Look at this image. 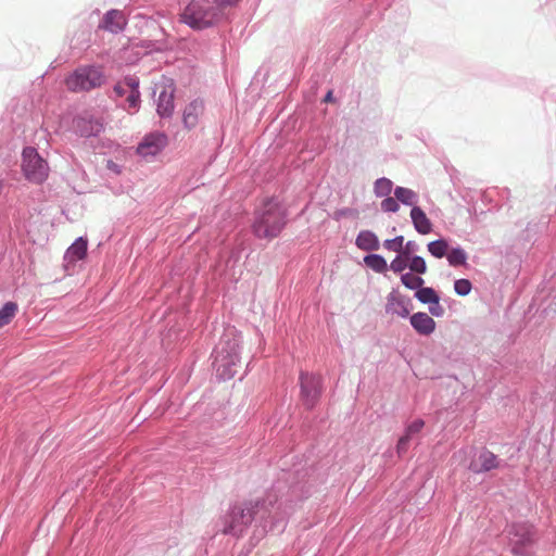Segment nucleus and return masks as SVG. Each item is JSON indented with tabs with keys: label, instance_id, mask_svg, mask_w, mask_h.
<instances>
[{
	"label": "nucleus",
	"instance_id": "obj_1",
	"mask_svg": "<svg viewBox=\"0 0 556 556\" xmlns=\"http://www.w3.org/2000/svg\"><path fill=\"white\" fill-rule=\"evenodd\" d=\"M253 521L261 528L262 533H282L285 531L286 515L281 503L273 491L262 497L230 504L222 517V532L225 535L239 539L247 533Z\"/></svg>",
	"mask_w": 556,
	"mask_h": 556
},
{
	"label": "nucleus",
	"instance_id": "obj_2",
	"mask_svg": "<svg viewBox=\"0 0 556 556\" xmlns=\"http://www.w3.org/2000/svg\"><path fill=\"white\" fill-rule=\"evenodd\" d=\"M288 220V207L277 195H269L264 198L261 206L254 211L251 230L255 238L270 241L281 235Z\"/></svg>",
	"mask_w": 556,
	"mask_h": 556
},
{
	"label": "nucleus",
	"instance_id": "obj_3",
	"mask_svg": "<svg viewBox=\"0 0 556 556\" xmlns=\"http://www.w3.org/2000/svg\"><path fill=\"white\" fill-rule=\"evenodd\" d=\"M242 334L235 327L225 329L219 343L214 348L211 357L212 367L217 381L232 379L241 364Z\"/></svg>",
	"mask_w": 556,
	"mask_h": 556
},
{
	"label": "nucleus",
	"instance_id": "obj_4",
	"mask_svg": "<svg viewBox=\"0 0 556 556\" xmlns=\"http://www.w3.org/2000/svg\"><path fill=\"white\" fill-rule=\"evenodd\" d=\"M220 8L211 0H191L180 12L179 21L195 31L216 26L223 20Z\"/></svg>",
	"mask_w": 556,
	"mask_h": 556
},
{
	"label": "nucleus",
	"instance_id": "obj_5",
	"mask_svg": "<svg viewBox=\"0 0 556 556\" xmlns=\"http://www.w3.org/2000/svg\"><path fill=\"white\" fill-rule=\"evenodd\" d=\"M505 535L509 552L514 556H538L535 546L539 542L536 527L528 520L507 523Z\"/></svg>",
	"mask_w": 556,
	"mask_h": 556
},
{
	"label": "nucleus",
	"instance_id": "obj_6",
	"mask_svg": "<svg viewBox=\"0 0 556 556\" xmlns=\"http://www.w3.org/2000/svg\"><path fill=\"white\" fill-rule=\"evenodd\" d=\"M300 401L303 407L312 412L320 403L325 391V381L321 375L306 370L299 372Z\"/></svg>",
	"mask_w": 556,
	"mask_h": 556
},
{
	"label": "nucleus",
	"instance_id": "obj_7",
	"mask_svg": "<svg viewBox=\"0 0 556 556\" xmlns=\"http://www.w3.org/2000/svg\"><path fill=\"white\" fill-rule=\"evenodd\" d=\"M103 83V72L93 65L79 66L65 78V86L72 92L90 91Z\"/></svg>",
	"mask_w": 556,
	"mask_h": 556
},
{
	"label": "nucleus",
	"instance_id": "obj_8",
	"mask_svg": "<svg viewBox=\"0 0 556 556\" xmlns=\"http://www.w3.org/2000/svg\"><path fill=\"white\" fill-rule=\"evenodd\" d=\"M21 167L26 180L33 184L43 182L49 174L47 161L30 146L23 148Z\"/></svg>",
	"mask_w": 556,
	"mask_h": 556
},
{
	"label": "nucleus",
	"instance_id": "obj_9",
	"mask_svg": "<svg viewBox=\"0 0 556 556\" xmlns=\"http://www.w3.org/2000/svg\"><path fill=\"white\" fill-rule=\"evenodd\" d=\"M168 144V136L164 131H150L146 134L137 144L136 152L140 156L154 157L160 154Z\"/></svg>",
	"mask_w": 556,
	"mask_h": 556
},
{
	"label": "nucleus",
	"instance_id": "obj_10",
	"mask_svg": "<svg viewBox=\"0 0 556 556\" xmlns=\"http://www.w3.org/2000/svg\"><path fill=\"white\" fill-rule=\"evenodd\" d=\"M72 127L76 135L86 139L98 137L104 129L101 121L90 113L75 116Z\"/></svg>",
	"mask_w": 556,
	"mask_h": 556
},
{
	"label": "nucleus",
	"instance_id": "obj_11",
	"mask_svg": "<svg viewBox=\"0 0 556 556\" xmlns=\"http://www.w3.org/2000/svg\"><path fill=\"white\" fill-rule=\"evenodd\" d=\"M176 86L173 79H168L162 87L156 100V114L161 119L170 118L175 110Z\"/></svg>",
	"mask_w": 556,
	"mask_h": 556
},
{
	"label": "nucleus",
	"instance_id": "obj_12",
	"mask_svg": "<svg viewBox=\"0 0 556 556\" xmlns=\"http://www.w3.org/2000/svg\"><path fill=\"white\" fill-rule=\"evenodd\" d=\"M413 308L412 300L399 293L397 289H393L387 296L386 312L397 315L402 318H409Z\"/></svg>",
	"mask_w": 556,
	"mask_h": 556
},
{
	"label": "nucleus",
	"instance_id": "obj_13",
	"mask_svg": "<svg viewBox=\"0 0 556 556\" xmlns=\"http://www.w3.org/2000/svg\"><path fill=\"white\" fill-rule=\"evenodd\" d=\"M502 463L503 460L497 455L486 447H482L478 455V462H470L468 469L476 475H482L500 468Z\"/></svg>",
	"mask_w": 556,
	"mask_h": 556
},
{
	"label": "nucleus",
	"instance_id": "obj_14",
	"mask_svg": "<svg viewBox=\"0 0 556 556\" xmlns=\"http://www.w3.org/2000/svg\"><path fill=\"white\" fill-rule=\"evenodd\" d=\"M87 255L88 238L80 236L72 242L64 253L63 260L65 269L67 270L70 265L74 266L77 262L86 260Z\"/></svg>",
	"mask_w": 556,
	"mask_h": 556
},
{
	"label": "nucleus",
	"instance_id": "obj_15",
	"mask_svg": "<svg viewBox=\"0 0 556 556\" xmlns=\"http://www.w3.org/2000/svg\"><path fill=\"white\" fill-rule=\"evenodd\" d=\"M126 26L127 21L124 14L117 9H110L106 11L100 24L101 28L113 35L124 31Z\"/></svg>",
	"mask_w": 556,
	"mask_h": 556
},
{
	"label": "nucleus",
	"instance_id": "obj_16",
	"mask_svg": "<svg viewBox=\"0 0 556 556\" xmlns=\"http://www.w3.org/2000/svg\"><path fill=\"white\" fill-rule=\"evenodd\" d=\"M409 324L419 336L424 337L432 334L437 327L434 319L425 312L412 314L409 316Z\"/></svg>",
	"mask_w": 556,
	"mask_h": 556
},
{
	"label": "nucleus",
	"instance_id": "obj_17",
	"mask_svg": "<svg viewBox=\"0 0 556 556\" xmlns=\"http://www.w3.org/2000/svg\"><path fill=\"white\" fill-rule=\"evenodd\" d=\"M204 103L201 99L190 101L182 111V124L186 129H193L199 123V116L203 113Z\"/></svg>",
	"mask_w": 556,
	"mask_h": 556
},
{
	"label": "nucleus",
	"instance_id": "obj_18",
	"mask_svg": "<svg viewBox=\"0 0 556 556\" xmlns=\"http://www.w3.org/2000/svg\"><path fill=\"white\" fill-rule=\"evenodd\" d=\"M410 219L415 230L420 235H428L433 230V224L420 206L410 208Z\"/></svg>",
	"mask_w": 556,
	"mask_h": 556
},
{
	"label": "nucleus",
	"instance_id": "obj_19",
	"mask_svg": "<svg viewBox=\"0 0 556 556\" xmlns=\"http://www.w3.org/2000/svg\"><path fill=\"white\" fill-rule=\"evenodd\" d=\"M355 245L366 252L377 251L380 248L378 236L372 230H361L355 239Z\"/></svg>",
	"mask_w": 556,
	"mask_h": 556
},
{
	"label": "nucleus",
	"instance_id": "obj_20",
	"mask_svg": "<svg viewBox=\"0 0 556 556\" xmlns=\"http://www.w3.org/2000/svg\"><path fill=\"white\" fill-rule=\"evenodd\" d=\"M445 257L451 267L468 265V254L460 245L450 247Z\"/></svg>",
	"mask_w": 556,
	"mask_h": 556
},
{
	"label": "nucleus",
	"instance_id": "obj_21",
	"mask_svg": "<svg viewBox=\"0 0 556 556\" xmlns=\"http://www.w3.org/2000/svg\"><path fill=\"white\" fill-rule=\"evenodd\" d=\"M364 264L377 274H384L389 270V265L383 255L377 253H368L364 256Z\"/></svg>",
	"mask_w": 556,
	"mask_h": 556
},
{
	"label": "nucleus",
	"instance_id": "obj_22",
	"mask_svg": "<svg viewBox=\"0 0 556 556\" xmlns=\"http://www.w3.org/2000/svg\"><path fill=\"white\" fill-rule=\"evenodd\" d=\"M394 197L397 199L399 203L403 205L410 206L412 208L413 206H418V195L414 190L409 188L401 186L395 187Z\"/></svg>",
	"mask_w": 556,
	"mask_h": 556
},
{
	"label": "nucleus",
	"instance_id": "obj_23",
	"mask_svg": "<svg viewBox=\"0 0 556 556\" xmlns=\"http://www.w3.org/2000/svg\"><path fill=\"white\" fill-rule=\"evenodd\" d=\"M450 248L448 240L444 237H440L435 240L430 241L427 244L428 252L435 258L445 257Z\"/></svg>",
	"mask_w": 556,
	"mask_h": 556
},
{
	"label": "nucleus",
	"instance_id": "obj_24",
	"mask_svg": "<svg viewBox=\"0 0 556 556\" xmlns=\"http://www.w3.org/2000/svg\"><path fill=\"white\" fill-rule=\"evenodd\" d=\"M18 311L16 302L8 301L0 307V328L9 325Z\"/></svg>",
	"mask_w": 556,
	"mask_h": 556
},
{
	"label": "nucleus",
	"instance_id": "obj_25",
	"mask_svg": "<svg viewBox=\"0 0 556 556\" xmlns=\"http://www.w3.org/2000/svg\"><path fill=\"white\" fill-rule=\"evenodd\" d=\"M415 299L421 304L429 305L431 302L440 298L438 291L432 287H425L424 285L418 287L414 294Z\"/></svg>",
	"mask_w": 556,
	"mask_h": 556
},
{
	"label": "nucleus",
	"instance_id": "obj_26",
	"mask_svg": "<svg viewBox=\"0 0 556 556\" xmlns=\"http://www.w3.org/2000/svg\"><path fill=\"white\" fill-rule=\"evenodd\" d=\"M392 189L393 181L387 177H380L374 184V193L377 198L390 195Z\"/></svg>",
	"mask_w": 556,
	"mask_h": 556
},
{
	"label": "nucleus",
	"instance_id": "obj_27",
	"mask_svg": "<svg viewBox=\"0 0 556 556\" xmlns=\"http://www.w3.org/2000/svg\"><path fill=\"white\" fill-rule=\"evenodd\" d=\"M401 283L406 289L416 291L418 287L425 285V280L422 277L413 275V273L407 271L401 275Z\"/></svg>",
	"mask_w": 556,
	"mask_h": 556
},
{
	"label": "nucleus",
	"instance_id": "obj_28",
	"mask_svg": "<svg viewBox=\"0 0 556 556\" xmlns=\"http://www.w3.org/2000/svg\"><path fill=\"white\" fill-rule=\"evenodd\" d=\"M406 260L408 261L410 273L420 277L427 273V263L422 256L414 255Z\"/></svg>",
	"mask_w": 556,
	"mask_h": 556
},
{
	"label": "nucleus",
	"instance_id": "obj_29",
	"mask_svg": "<svg viewBox=\"0 0 556 556\" xmlns=\"http://www.w3.org/2000/svg\"><path fill=\"white\" fill-rule=\"evenodd\" d=\"M409 268L408 261L402 253H397L395 257L391 261L389 265V269L395 274H404V270Z\"/></svg>",
	"mask_w": 556,
	"mask_h": 556
},
{
	"label": "nucleus",
	"instance_id": "obj_30",
	"mask_svg": "<svg viewBox=\"0 0 556 556\" xmlns=\"http://www.w3.org/2000/svg\"><path fill=\"white\" fill-rule=\"evenodd\" d=\"M472 288V282L467 278H459L454 281V292L458 296H467Z\"/></svg>",
	"mask_w": 556,
	"mask_h": 556
},
{
	"label": "nucleus",
	"instance_id": "obj_31",
	"mask_svg": "<svg viewBox=\"0 0 556 556\" xmlns=\"http://www.w3.org/2000/svg\"><path fill=\"white\" fill-rule=\"evenodd\" d=\"M425 420L421 418H416L412 422L405 426L403 434L413 440L414 435L421 432L425 427Z\"/></svg>",
	"mask_w": 556,
	"mask_h": 556
},
{
	"label": "nucleus",
	"instance_id": "obj_32",
	"mask_svg": "<svg viewBox=\"0 0 556 556\" xmlns=\"http://www.w3.org/2000/svg\"><path fill=\"white\" fill-rule=\"evenodd\" d=\"M403 243H404V236L399 235L392 239H386L382 244H383V248L387 249L388 251L401 253Z\"/></svg>",
	"mask_w": 556,
	"mask_h": 556
},
{
	"label": "nucleus",
	"instance_id": "obj_33",
	"mask_svg": "<svg viewBox=\"0 0 556 556\" xmlns=\"http://www.w3.org/2000/svg\"><path fill=\"white\" fill-rule=\"evenodd\" d=\"M126 103L128 112H138L141 104V92H129L126 97Z\"/></svg>",
	"mask_w": 556,
	"mask_h": 556
},
{
	"label": "nucleus",
	"instance_id": "obj_34",
	"mask_svg": "<svg viewBox=\"0 0 556 556\" xmlns=\"http://www.w3.org/2000/svg\"><path fill=\"white\" fill-rule=\"evenodd\" d=\"M384 199L381 201V210L386 213H396L400 210V203L397 199L394 197H383Z\"/></svg>",
	"mask_w": 556,
	"mask_h": 556
},
{
	"label": "nucleus",
	"instance_id": "obj_35",
	"mask_svg": "<svg viewBox=\"0 0 556 556\" xmlns=\"http://www.w3.org/2000/svg\"><path fill=\"white\" fill-rule=\"evenodd\" d=\"M123 84L129 89V92H140V79L136 75H125L123 77Z\"/></svg>",
	"mask_w": 556,
	"mask_h": 556
},
{
	"label": "nucleus",
	"instance_id": "obj_36",
	"mask_svg": "<svg viewBox=\"0 0 556 556\" xmlns=\"http://www.w3.org/2000/svg\"><path fill=\"white\" fill-rule=\"evenodd\" d=\"M410 441H412V439L405 437L404 434H402L399 438V440L396 442L395 451L400 458L404 457L405 454L407 453Z\"/></svg>",
	"mask_w": 556,
	"mask_h": 556
},
{
	"label": "nucleus",
	"instance_id": "obj_37",
	"mask_svg": "<svg viewBox=\"0 0 556 556\" xmlns=\"http://www.w3.org/2000/svg\"><path fill=\"white\" fill-rule=\"evenodd\" d=\"M441 298H438L435 301L431 302L428 305L429 314L435 318H441L444 316L445 311L443 306L440 304Z\"/></svg>",
	"mask_w": 556,
	"mask_h": 556
},
{
	"label": "nucleus",
	"instance_id": "obj_38",
	"mask_svg": "<svg viewBox=\"0 0 556 556\" xmlns=\"http://www.w3.org/2000/svg\"><path fill=\"white\" fill-rule=\"evenodd\" d=\"M417 251H419V244L414 240H408L405 245L402 247L401 253L405 258H409L410 256L417 255Z\"/></svg>",
	"mask_w": 556,
	"mask_h": 556
},
{
	"label": "nucleus",
	"instance_id": "obj_39",
	"mask_svg": "<svg viewBox=\"0 0 556 556\" xmlns=\"http://www.w3.org/2000/svg\"><path fill=\"white\" fill-rule=\"evenodd\" d=\"M358 212L351 207H342L334 212L333 219L339 220L343 217L357 216Z\"/></svg>",
	"mask_w": 556,
	"mask_h": 556
},
{
	"label": "nucleus",
	"instance_id": "obj_40",
	"mask_svg": "<svg viewBox=\"0 0 556 556\" xmlns=\"http://www.w3.org/2000/svg\"><path fill=\"white\" fill-rule=\"evenodd\" d=\"M142 47L152 52H162L164 50V43L156 40H143Z\"/></svg>",
	"mask_w": 556,
	"mask_h": 556
},
{
	"label": "nucleus",
	"instance_id": "obj_41",
	"mask_svg": "<svg viewBox=\"0 0 556 556\" xmlns=\"http://www.w3.org/2000/svg\"><path fill=\"white\" fill-rule=\"evenodd\" d=\"M106 169L115 175H119L123 170V166L114 162L113 160L106 161Z\"/></svg>",
	"mask_w": 556,
	"mask_h": 556
},
{
	"label": "nucleus",
	"instance_id": "obj_42",
	"mask_svg": "<svg viewBox=\"0 0 556 556\" xmlns=\"http://www.w3.org/2000/svg\"><path fill=\"white\" fill-rule=\"evenodd\" d=\"M113 91L118 98H123L126 96V89L125 85L123 84V80L118 81L113 86Z\"/></svg>",
	"mask_w": 556,
	"mask_h": 556
},
{
	"label": "nucleus",
	"instance_id": "obj_43",
	"mask_svg": "<svg viewBox=\"0 0 556 556\" xmlns=\"http://www.w3.org/2000/svg\"><path fill=\"white\" fill-rule=\"evenodd\" d=\"M241 0H214L215 5L218 8L233 7L237 5Z\"/></svg>",
	"mask_w": 556,
	"mask_h": 556
},
{
	"label": "nucleus",
	"instance_id": "obj_44",
	"mask_svg": "<svg viewBox=\"0 0 556 556\" xmlns=\"http://www.w3.org/2000/svg\"><path fill=\"white\" fill-rule=\"evenodd\" d=\"M323 102L324 103H332V102H336V98H334V94H333V90L332 89H329L324 98H323Z\"/></svg>",
	"mask_w": 556,
	"mask_h": 556
}]
</instances>
